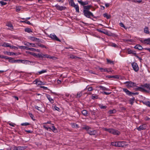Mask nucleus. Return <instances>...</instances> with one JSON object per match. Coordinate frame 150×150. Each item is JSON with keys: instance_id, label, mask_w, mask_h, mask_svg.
Wrapping results in <instances>:
<instances>
[{"instance_id": "obj_1", "label": "nucleus", "mask_w": 150, "mask_h": 150, "mask_svg": "<svg viewBox=\"0 0 150 150\" xmlns=\"http://www.w3.org/2000/svg\"><path fill=\"white\" fill-rule=\"evenodd\" d=\"M137 89L142 92L149 93L150 92V84L146 83L141 87H138Z\"/></svg>"}, {"instance_id": "obj_2", "label": "nucleus", "mask_w": 150, "mask_h": 150, "mask_svg": "<svg viewBox=\"0 0 150 150\" xmlns=\"http://www.w3.org/2000/svg\"><path fill=\"white\" fill-rule=\"evenodd\" d=\"M124 142H113V146L116 147H124L125 145Z\"/></svg>"}, {"instance_id": "obj_3", "label": "nucleus", "mask_w": 150, "mask_h": 150, "mask_svg": "<svg viewBox=\"0 0 150 150\" xmlns=\"http://www.w3.org/2000/svg\"><path fill=\"white\" fill-rule=\"evenodd\" d=\"M83 13L84 15L88 18H90L91 16L94 17V15L93 13L89 11L83 10Z\"/></svg>"}, {"instance_id": "obj_4", "label": "nucleus", "mask_w": 150, "mask_h": 150, "mask_svg": "<svg viewBox=\"0 0 150 150\" xmlns=\"http://www.w3.org/2000/svg\"><path fill=\"white\" fill-rule=\"evenodd\" d=\"M124 83L128 88H132L136 86V84L132 81H126Z\"/></svg>"}, {"instance_id": "obj_5", "label": "nucleus", "mask_w": 150, "mask_h": 150, "mask_svg": "<svg viewBox=\"0 0 150 150\" xmlns=\"http://www.w3.org/2000/svg\"><path fill=\"white\" fill-rule=\"evenodd\" d=\"M34 108L42 112L41 109L43 108V104L42 102H40L37 105L34 106Z\"/></svg>"}, {"instance_id": "obj_6", "label": "nucleus", "mask_w": 150, "mask_h": 150, "mask_svg": "<svg viewBox=\"0 0 150 150\" xmlns=\"http://www.w3.org/2000/svg\"><path fill=\"white\" fill-rule=\"evenodd\" d=\"M132 66L133 70L137 72L139 70V67L137 64L135 62H133L132 63Z\"/></svg>"}, {"instance_id": "obj_7", "label": "nucleus", "mask_w": 150, "mask_h": 150, "mask_svg": "<svg viewBox=\"0 0 150 150\" xmlns=\"http://www.w3.org/2000/svg\"><path fill=\"white\" fill-rule=\"evenodd\" d=\"M49 37L53 40H56L59 42H61L60 40L57 37L54 33L50 34L49 36Z\"/></svg>"}, {"instance_id": "obj_8", "label": "nucleus", "mask_w": 150, "mask_h": 150, "mask_svg": "<svg viewBox=\"0 0 150 150\" xmlns=\"http://www.w3.org/2000/svg\"><path fill=\"white\" fill-rule=\"evenodd\" d=\"M147 127V125L146 124H144L141 125L139 127L137 128V129L139 131L143 130L146 129Z\"/></svg>"}, {"instance_id": "obj_9", "label": "nucleus", "mask_w": 150, "mask_h": 150, "mask_svg": "<svg viewBox=\"0 0 150 150\" xmlns=\"http://www.w3.org/2000/svg\"><path fill=\"white\" fill-rule=\"evenodd\" d=\"M28 39L34 42H40V39L34 37L29 36Z\"/></svg>"}, {"instance_id": "obj_10", "label": "nucleus", "mask_w": 150, "mask_h": 150, "mask_svg": "<svg viewBox=\"0 0 150 150\" xmlns=\"http://www.w3.org/2000/svg\"><path fill=\"white\" fill-rule=\"evenodd\" d=\"M88 133L90 135H95L97 133V131L91 129V128L88 131Z\"/></svg>"}, {"instance_id": "obj_11", "label": "nucleus", "mask_w": 150, "mask_h": 150, "mask_svg": "<svg viewBox=\"0 0 150 150\" xmlns=\"http://www.w3.org/2000/svg\"><path fill=\"white\" fill-rule=\"evenodd\" d=\"M55 6L56 7V8L59 10L62 11L65 10L66 8L65 6H60L58 5H56Z\"/></svg>"}, {"instance_id": "obj_12", "label": "nucleus", "mask_w": 150, "mask_h": 150, "mask_svg": "<svg viewBox=\"0 0 150 150\" xmlns=\"http://www.w3.org/2000/svg\"><path fill=\"white\" fill-rule=\"evenodd\" d=\"M23 63L24 64H30L31 63V62L25 60H18V63Z\"/></svg>"}, {"instance_id": "obj_13", "label": "nucleus", "mask_w": 150, "mask_h": 150, "mask_svg": "<svg viewBox=\"0 0 150 150\" xmlns=\"http://www.w3.org/2000/svg\"><path fill=\"white\" fill-rule=\"evenodd\" d=\"M141 41L142 42H144L147 44H149L150 43V38L143 40Z\"/></svg>"}, {"instance_id": "obj_14", "label": "nucleus", "mask_w": 150, "mask_h": 150, "mask_svg": "<svg viewBox=\"0 0 150 150\" xmlns=\"http://www.w3.org/2000/svg\"><path fill=\"white\" fill-rule=\"evenodd\" d=\"M46 97L49 101L52 104L54 102L53 99L52 98L50 95L48 94L46 95Z\"/></svg>"}, {"instance_id": "obj_15", "label": "nucleus", "mask_w": 150, "mask_h": 150, "mask_svg": "<svg viewBox=\"0 0 150 150\" xmlns=\"http://www.w3.org/2000/svg\"><path fill=\"white\" fill-rule=\"evenodd\" d=\"M123 91L125 92L127 95L129 96H130L132 94V92H130L126 88H123Z\"/></svg>"}, {"instance_id": "obj_16", "label": "nucleus", "mask_w": 150, "mask_h": 150, "mask_svg": "<svg viewBox=\"0 0 150 150\" xmlns=\"http://www.w3.org/2000/svg\"><path fill=\"white\" fill-rule=\"evenodd\" d=\"M78 2L82 6H84L85 5H87L88 4V3L87 1H79V0H78Z\"/></svg>"}, {"instance_id": "obj_17", "label": "nucleus", "mask_w": 150, "mask_h": 150, "mask_svg": "<svg viewBox=\"0 0 150 150\" xmlns=\"http://www.w3.org/2000/svg\"><path fill=\"white\" fill-rule=\"evenodd\" d=\"M92 7V6L91 5H88L86 6H83V10H86V11H89L90 8Z\"/></svg>"}, {"instance_id": "obj_18", "label": "nucleus", "mask_w": 150, "mask_h": 150, "mask_svg": "<svg viewBox=\"0 0 150 150\" xmlns=\"http://www.w3.org/2000/svg\"><path fill=\"white\" fill-rule=\"evenodd\" d=\"M9 62H10L12 63H16L18 62V60H14L13 58L11 57H9Z\"/></svg>"}, {"instance_id": "obj_19", "label": "nucleus", "mask_w": 150, "mask_h": 150, "mask_svg": "<svg viewBox=\"0 0 150 150\" xmlns=\"http://www.w3.org/2000/svg\"><path fill=\"white\" fill-rule=\"evenodd\" d=\"M120 133V132L117 130L113 129V135H119Z\"/></svg>"}, {"instance_id": "obj_20", "label": "nucleus", "mask_w": 150, "mask_h": 150, "mask_svg": "<svg viewBox=\"0 0 150 150\" xmlns=\"http://www.w3.org/2000/svg\"><path fill=\"white\" fill-rule=\"evenodd\" d=\"M1 46L3 47H11L10 44L6 42H4Z\"/></svg>"}, {"instance_id": "obj_21", "label": "nucleus", "mask_w": 150, "mask_h": 150, "mask_svg": "<svg viewBox=\"0 0 150 150\" xmlns=\"http://www.w3.org/2000/svg\"><path fill=\"white\" fill-rule=\"evenodd\" d=\"M73 7L75 8L76 12H79V7L78 4H75Z\"/></svg>"}, {"instance_id": "obj_22", "label": "nucleus", "mask_w": 150, "mask_h": 150, "mask_svg": "<svg viewBox=\"0 0 150 150\" xmlns=\"http://www.w3.org/2000/svg\"><path fill=\"white\" fill-rule=\"evenodd\" d=\"M4 53L8 55H15L16 54L15 53L13 52L7 51H6Z\"/></svg>"}, {"instance_id": "obj_23", "label": "nucleus", "mask_w": 150, "mask_h": 150, "mask_svg": "<svg viewBox=\"0 0 150 150\" xmlns=\"http://www.w3.org/2000/svg\"><path fill=\"white\" fill-rule=\"evenodd\" d=\"M69 4L71 6L73 7L75 5L73 0H68Z\"/></svg>"}, {"instance_id": "obj_24", "label": "nucleus", "mask_w": 150, "mask_h": 150, "mask_svg": "<svg viewBox=\"0 0 150 150\" xmlns=\"http://www.w3.org/2000/svg\"><path fill=\"white\" fill-rule=\"evenodd\" d=\"M19 48L21 49H23L24 50H29L30 48L27 46H19Z\"/></svg>"}, {"instance_id": "obj_25", "label": "nucleus", "mask_w": 150, "mask_h": 150, "mask_svg": "<svg viewBox=\"0 0 150 150\" xmlns=\"http://www.w3.org/2000/svg\"><path fill=\"white\" fill-rule=\"evenodd\" d=\"M29 50L32 51H36L38 52H40V50H39L31 47L30 48Z\"/></svg>"}, {"instance_id": "obj_26", "label": "nucleus", "mask_w": 150, "mask_h": 150, "mask_svg": "<svg viewBox=\"0 0 150 150\" xmlns=\"http://www.w3.org/2000/svg\"><path fill=\"white\" fill-rule=\"evenodd\" d=\"M82 95V92H79L77 93L76 98H79Z\"/></svg>"}, {"instance_id": "obj_27", "label": "nucleus", "mask_w": 150, "mask_h": 150, "mask_svg": "<svg viewBox=\"0 0 150 150\" xmlns=\"http://www.w3.org/2000/svg\"><path fill=\"white\" fill-rule=\"evenodd\" d=\"M91 128V127H89L87 125H85L84 127H82V129H83L86 130L87 131V133H88V131L89 130V129H90Z\"/></svg>"}, {"instance_id": "obj_28", "label": "nucleus", "mask_w": 150, "mask_h": 150, "mask_svg": "<svg viewBox=\"0 0 150 150\" xmlns=\"http://www.w3.org/2000/svg\"><path fill=\"white\" fill-rule=\"evenodd\" d=\"M25 31L28 33H32L33 31L31 29L29 28H27L25 29Z\"/></svg>"}, {"instance_id": "obj_29", "label": "nucleus", "mask_w": 150, "mask_h": 150, "mask_svg": "<svg viewBox=\"0 0 150 150\" xmlns=\"http://www.w3.org/2000/svg\"><path fill=\"white\" fill-rule=\"evenodd\" d=\"M144 32L146 34H149V30L148 28L147 27H145L144 29Z\"/></svg>"}, {"instance_id": "obj_30", "label": "nucleus", "mask_w": 150, "mask_h": 150, "mask_svg": "<svg viewBox=\"0 0 150 150\" xmlns=\"http://www.w3.org/2000/svg\"><path fill=\"white\" fill-rule=\"evenodd\" d=\"M81 112L82 114L84 116H87L88 115V112L86 110H83Z\"/></svg>"}, {"instance_id": "obj_31", "label": "nucleus", "mask_w": 150, "mask_h": 150, "mask_svg": "<svg viewBox=\"0 0 150 150\" xmlns=\"http://www.w3.org/2000/svg\"><path fill=\"white\" fill-rule=\"evenodd\" d=\"M134 48L139 50H141L142 49V47L140 45H137L134 47Z\"/></svg>"}, {"instance_id": "obj_32", "label": "nucleus", "mask_w": 150, "mask_h": 150, "mask_svg": "<svg viewBox=\"0 0 150 150\" xmlns=\"http://www.w3.org/2000/svg\"><path fill=\"white\" fill-rule=\"evenodd\" d=\"M52 130L53 131V132L55 133H56L57 132V129L54 126H53L52 127Z\"/></svg>"}, {"instance_id": "obj_33", "label": "nucleus", "mask_w": 150, "mask_h": 150, "mask_svg": "<svg viewBox=\"0 0 150 150\" xmlns=\"http://www.w3.org/2000/svg\"><path fill=\"white\" fill-rule=\"evenodd\" d=\"M38 47H41V48H45L46 49H47V48L45 45H43L41 44L40 43H38Z\"/></svg>"}, {"instance_id": "obj_34", "label": "nucleus", "mask_w": 150, "mask_h": 150, "mask_svg": "<svg viewBox=\"0 0 150 150\" xmlns=\"http://www.w3.org/2000/svg\"><path fill=\"white\" fill-rule=\"evenodd\" d=\"M18 150H24L26 149V146H18Z\"/></svg>"}, {"instance_id": "obj_35", "label": "nucleus", "mask_w": 150, "mask_h": 150, "mask_svg": "<svg viewBox=\"0 0 150 150\" xmlns=\"http://www.w3.org/2000/svg\"><path fill=\"white\" fill-rule=\"evenodd\" d=\"M143 103L144 104L149 107H150V102L149 101H144L143 102Z\"/></svg>"}, {"instance_id": "obj_36", "label": "nucleus", "mask_w": 150, "mask_h": 150, "mask_svg": "<svg viewBox=\"0 0 150 150\" xmlns=\"http://www.w3.org/2000/svg\"><path fill=\"white\" fill-rule=\"evenodd\" d=\"M103 15L104 17L106 18L107 19H108L110 18V15L107 13H104Z\"/></svg>"}, {"instance_id": "obj_37", "label": "nucleus", "mask_w": 150, "mask_h": 150, "mask_svg": "<svg viewBox=\"0 0 150 150\" xmlns=\"http://www.w3.org/2000/svg\"><path fill=\"white\" fill-rule=\"evenodd\" d=\"M47 72V70H42L41 71L38 72V74H40L43 73H46Z\"/></svg>"}, {"instance_id": "obj_38", "label": "nucleus", "mask_w": 150, "mask_h": 150, "mask_svg": "<svg viewBox=\"0 0 150 150\" xmlns=\"http://www.w3.org/2000/svg\"><path fill=\"white\" fill-rule=\"evenodd\" d=\"M38 43H31V45H30V47H38Z\"/></svg>"}, {"instance_id": "obj_39", "label": "nucleus", "mask_w": 150, "mask_h": 150, "mask_svg": "<svg viewBox=\"0 0 150 150\" xmlns=\"http://www.w3.org/2000/svg\"><path fill=\"white\" fill-rule=\"evenodd\" d=\"M128 53L129 54H136V53L134 51L131 50H129L128 51Z\"/></svg>"}, {"instance_id": "obj_40", "label": "nucleus", "mask_w": 150, "mask_h": 150, "mask_svg": "<svg viewBox=\"0 0 150 150\" xmlns=\"http://www.w3.org/2000/svg\"><path fill=\"white\" fill-rule=\"evenodd\" d=\"M70 58L72 59H77V58H79V57L76 56L74 55H70Z\"/></svg>"}, {"instance_id": "obj_41", "label": "nucleus", "mask_w": 150, "mask_h": 150, "mask_svg": "<svg viewBox=\"0 0 150 150\" xmlns=\"http://www.w3.org/2000/svg\"><path fill=\"white\" fill-rule=\"evenodd\" d=\"M36 57L39 58H43V54L38 53V54H37Z\"/></svg>"}, {"instance_id": "obj_42", "label": "nucleus", "mask_w": 150, "mask_h": 150, "mask_svg": "<svg viewBox=\"0 0 150 150\" xmlns=\"http://www.w3.org/2000/svg\"><path fill=\"white\" fill-rule=\"evenodd\" d=\"M104 130L105 131H108V132L110 133H112V129H110L104 128Z\"/></svg>"}, {"instance_id": "obj_43", "label": "nucleus", "mask_w": 150, "mask_h": 150, "mask_svg": "<svg viewBox=\"0 0 150 150\" xmlns=\"http://www.w3.org/2000/svg\"><path fill=\"white\" fill-rule=\"evenodd\" d=\"M6 25L8 27L11 28L12 29L13 28V26L12 24L10 23H7Z\"/></svg>"}, {"instance_id": "obj_44", "label": "nucleus", "mask_w": 150, "mask_h": 150, "mask_svg": "<svg viewBox=\"0 0 150 150\" xmlns=\"http://www.w3.org/2000/svg\"><path fill=\"white\" fill-rule=\"evenodd\" d=\"M21 9V6H17L16 7V11L18 12Z\"/></svg>"}, {"instance_id": "obj_45", "label": "nucleus", "mask_w": 150, "mask_h": 150, "mask_svg": "<svg viewBox=\"0 0 150 150\" xmlns=\"http://www.w3.org/2000/svg\"><path fill=\"white\" fill-rule=\"evenodd\" d=\"M30 125V124L28 122H25L22 123L21 124V125L22 126H26Z\"/></svg>"}, {"instance_id": "obj_46", "label": "nucleus", "mask_w": 150, "mask_h": 150, "mask_svg": "<svg viewBox=\"0 0 150 150\" xmlns=\"http://www.w3.org/2000/svg\"><path fill=\"white\" fill-rule=\"evenodd\" d=\"M43 127L45 129H46L47 130V131H50L52 130V128L49 127H47L45 126H43Z\"/></svg>"}, {"instance_id": "obj_47", "label": "nucleus", "mask_w": 150, "mask_h": 150, "mask_svg": "<svg viewBox=\"0 0 150 150\" xmlns=\"http://www.w3.org/2000/svg\"><path fill=\"white\" fill-rule=\"evenodd\" d=\"M105 71L109 73H110L111 72L112 70V69H105Z\"/></svg>"}, {"instance_id": "obj_48", "label": "nucleus", "mask_w": 150, "mask_h": 150, "mask_svg": "<svg viewBox=\"0 0 150 150\" xmlns=\"http://www.w3.org/2000/svg\"><path fill=\"white\" fill-rule=\"evenodd\" d=\"M21 22L23 23H26L28 25H31V23L30 22V21H27V20H25L24 21H22Z\"/></svg>"}, {"instance_id": "obj_49", "label": "nucleus", "mask_w": 150, "mask_h": 150, "mask_svg": "<svg viewBox=\"0 0 150 150\" xmlns=\"http://www.w3.org/2000/svg\"><path fill=\"white\" fill-rule=\"evenodd\" d=\"M0 4H1V6H3L6 5L7 3L4 2L3 1H0Z\"/></svg>"}, {"instance_id": "obj_50", "label": "nucleus", "mask_w": 150, "mask_h": 150, "mask_svg": "<svg viewBox=\"0 0 150 150\" xmlns=\"http://www.w3.org/2000/svg\"><path fill=\"white\" fill-rule=\"evenodd\" d=\"M53 110H57L58 111H59V110H60L59 108L58 107L56 106H55L54 107V108H53Z\"/></svg>"}, {"instance_id": "obj_51", "label": "nucleus", "mask_w": 150, "mask_h": 150, "mask_svg": "<svg viewBox=\"0 0 150 150\" xmlns=\"http://www.w3.org/2000/svg\"><path fill=\"white\" fill-rule=\"evenodd\" d=\"M29 54L32 55L34 56H37V54L33 52H29Z\"/></svg>"}, {"instance_id": "obj_52", "label": "nucleus", "mask_w": 150, "mask_h": 150, "mask_svg": "<svg viewBox=\"0 0 150 150\" xmlns=\"http://www.w3.org/2000/svg\"><path fill=\"white\" fill-rule=\"evenodd\" d=\"M8 124H9V125L13 127H14L15 125H16V124L14 123H12V122H9L8 123Z\"/></svg>"}, {"instance_id": "obj_53", "label": "nucleus", "mask_w": 150, "mask_h": 150, "mask_svg": "<svg viewBox=\"0 0 150 150\" xmlns=\"http://www.w3.org/2000/svg\"><path fill=\"white\" fill-rule=\"evenodd\" d=\"M106 60L107 61V63L108 64H111V63H112V61L110 60V59H107Z\"/></svg>"}, {"instance_id": "obj_54", "label": "nucleus", "mask_w": 150, "mask_h": 150, "mask_svg": "<svg viewBox=\"0 0 150 150\" xmlns=\"http://www.w3.org/2000/svg\"><path fill=\"white\" fill-rule=\"evenodd\" d=\"M29 115L30 117H31V119L33 120H35L33 119V117H34V115L30 113H29Z\"/></svg>"}, {"instance_id": "obj_55", "label": "nucleus", "mask_w": 150, "mask_h": 150, "mask_svg": "<svg viewBox=\"0 0 150 150\" xmlns=\"http://www.w3.org/2000/svg\"><path fill=\"white\" fill-rule=\"evenodd\" d=\"M16 146H13L10 148V150H16Z\"/></svg>"}, {"instance_id": "obj_56", "label": "nucleus", "mask_w": 150, "mask_h": 150, "mask_svg": "<svg viewBox=\"0 0 150 150\" xmlns=\"http://www.w3.org/2000/svg\"><path fill=\"white\" fill-rule=\"evenodd\" d=\"M98 98V96L97 95L96 96H93L92 95V99H97Z\"/></svg>"}, {"instance_id": "obj_57", "label": "nucleus", "mask_w": 150, "mask_h": 150, "mask_svg": "<svg viewBox=\"0 0 150 150\" xmlns=\"http://www.w3.org/2000/svg\"><path fill=\"white\" fill-rule=\"evenodd\" d=\"M120 26L122 27L125 28V29H126V28H125V26L122 23H120Z\"/></svg>"}, {"instance_id": "obj_58", "label": "nucleus", "mask_w": 150, "mask_h": 150, "mask_svg": "<svg viewBox=\"0 0 150 150\" xmlns=\"http://www.w3.org/2000/svg\"><path fill=\"white\" fill-rule=\"evenodd\" d=\"M25 132L28 133H31L33 132V131L30 130H25Z\"/></svg>"}, {"instance_id": "obj_59", "label": "nucleus", "mask_w": 150, "mask_h": 150, "mask_svg": "<svg viewBox=\"0 0 150 150\" xmlns=\"http://www.w3.org/2000/svg\"><path fill=\"white\" fill-rule=\"evenodd\" d=\"M50 57V56L48 54H43V57H45L47 58H49Z\"/></svg>"}, {"instance_id": "obj_60", "label": "nucleus", "mask_w": 150, "mask_h": 150, "mask_svg": "<svg viewBox=\"0 0 150 150\" xmlns=\"http://www.w3.org/2000/svg\"><path fill=\"white\" fill-rule=\"evenodd\" d=\"M100 107L101 109H105L106 108V106H104L102 105H100Z\"/></svg>"}, {"instance_id": "obj_61", "label": "nucleus", "mask_w": 150, "mask_h": 150, "mask_svg": "<svg viewBox=\"0 0 150 150\" xmlns=\"http://www.w3.org/2000/svg\"><path fill=\"white\" fill-rule=\"evenodd\" d=\"M99 69L100 70L101 72L105 71V69H103L101 68H100Z\"/></svg>"}, {"instance_id": "obj_62", "label": "nucleus", "mask_w": 150, "mask_h": 150, "mask_svg": "<svg viewBox=\"0 0 150 150\" xmlns=\"http://www.w3.org/2000/svg\"><path fill=\"white\" fill-rule=\"evenodd\" d=\"M88 90L90 91H92L93 90V88L92 87H88Z\"/></svg>"}, {"instance_id": "obj_63", "label": "nucleus", "mask_w": 150, "mask_h": 150, "mask_svg": "<svg viewBox=\"0 0 150 150\" xmlns=\"http://www.w3.org/2000/svg\"><path fill=\"white\" fill-rule=\"evenodd\" d=\"M25 45L27 46L30 47V46L31 45V43H30L29 42H26V43H25Z\"/></svg>"}, {"instance_id": "obj_64", "label": "nucleus", "mask_w": 150, "mask_h": 150, "mask_svg": "<svg viewBox=\"0 0 150 150\" xmlns=\"http://www.w3.org/2000/svg\"><path fill=\"white\" fill-rule=\"evenodd\" d=\"M119 78V76L118 75H113V78L118 79Z\"/></svg>"}]
</instances>
